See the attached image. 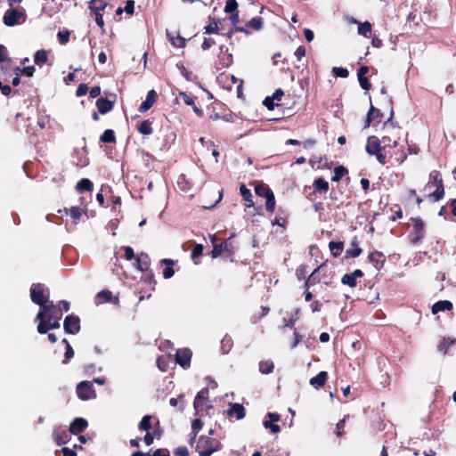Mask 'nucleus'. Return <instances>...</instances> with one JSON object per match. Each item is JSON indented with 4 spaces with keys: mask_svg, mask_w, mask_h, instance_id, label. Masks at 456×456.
I'll return each instance as SVG.
<instances>
[{
    "mask_svg": "<svg viewBox=\"0 0 456 456\" xmlns=\"http://www.w3.org/2000/svg\"><path fill=\"white\" fill-rule=\"evenodd\" d=\"M399 144L381 145L377 152L367 153L369 156H375L378 162L381 165L392 164L401 165L407 158L403 150L397 149Z\"/></svg>",
    "mask_w": 456,
    "mask_h": 456,
    "instance_id": "1",
    "label": "nucleus"
},
{
    "mask_svg": "<svg viewBox=\"0 0 456 456\" xmlns=\"http://www.w3.org/2000/svg\"><path fill=\"white\" fill-rule=\"evenodd\" d=\"M401 127L393 126L389 134L383 135L381 138H379L376 135H370L367 138L365 151L367 153H375L378 151L381 145H388V144H399V141L401 136L399 134L401 133Z\"/></svg>",
    "mask_w": 456,
    "mask_h": 456,
    "instance_id": "2",
    "label": "nucleus"
},
{
    "mask_svg": "<svg viewBox=\"0 0 456 456\" xmlns=\"http://www.w3.org/2000/svg\"><path fill=\"white\" fill-rule=\"evenodd\" d=\"M436 187L435 191L427 195V198L434 202L441 200L444 197V185L441 173L438 170H433L429 173V179L425 185V190Z\"/></svg>",
    "mask_w": 456,
    "mask_h": 456,
    "instance_id": "3",
    "label": "nucleus"
},
{
    "mask_svg": "<svg viewBox=\"0 0 456 456\" xmlns=\"http://www.w3.org/2000/svg\"><path fill=\"white\" fill-rule=\"evenodd\" d=\"M221 448L222 444L217 439L208 436H200L196 446L200 456H210Z\"/></svg>",
    "mask_w": 456,
    "mask_h": 456,
    "instance_id": "4",
    "label": "nucleus"
},
{
    "mask_svg": "<svg viewBox=\"0 0 456 456\" xmlns=\"http://www.w3.org/2000/svg\"><path fill=\"white\" fill-rule=\"evenodd\" d=\"M412 227L407 235L408 241L411 244L417 245L422 241L426 236L425 223L420 217H411Z\"/></svg>",
    "mask_w": 456,
    "mask_h": 456,
    "instance_id": "5",
    "label": "nucleus"
},
{
    "mask_svg": "<svg viewBox=\"0 0 456 456\" xmlns=\"http://www.w3.org/2000/svg\"><path fill=\"white\" fill-rule=\"evenodd\" d=\"M29 291L31 301L37 305H44L49 299L50 290L43 283H33Z\"/></svg>",
    "mask_w": 456,
    "mask_h": 456,
    "instance_id": "6",
    "label": "nucleus"
},
{
    "mask_svg": "<svg viewBox=\"0 0 456 456\" xmlns=\"http://www.w3.org/2000/svg\"><path fill=\"white\" fill-rule=\"evenodd\" d=\"M26 13L24 11H20L13 7L8 9L3 17L4 25L8 27H13L15 25L23 23L26 20Z\"/></svg>",
    "mask_w": 456,
    "mask_h": 456,
    "instance_id": "7",
    "label": "nucleus"
},
{
    "mask_svg": "<svg viewBox=\"0 0 456 456\" xmlns=\"http://www.w3.org/2000/svg\"><path fill=\"white\" fill-rule=\"evenodd\" d=\"M213 249L210 253L213 258L219 256L224 252H228L230 255L232 254V243L228 240H221L215 234L209 236Z\"/></svg>",
    "mask_w": 456,
    "mask_h": 456,
    "instance_id": "8",
    "label": "nucleus"
},
{
    "mask_svg": "<svg viewBox=\"0 0 456 456\" xmlns=\"http://www.w3.org/2000/svg\"><path fill=\"white\" fill-rule=\"evenodd\" d=\"M76 392L78 398L83 401H87L96 397V393L93 387V383L90 381L79 382L77 386Z\"/></svg>",
    "mask_w": 456,
    "mask_h": 456,
    "instance_id": "9",
    "label": "nucleus"
},
{
    "mask_svg": "<svg viewBox=\"0 0 456 456\" xmlns=\"http://www.w3.org/2000/svg\"><path fill=\"white\" fill-rule=\"evenodd\" d=\"M219 49L220 53L218 54V60L216 62V70L229 68L233 62L232 54L229 53L227 47L221 45Z\"/></svg>",
    "mask_w": 456,
    "mask_h": 456,
    "instance_id": "10",
    "label": "nucleus"
},
{
    "mask_svg": "<svg viewBox=\"0 0 456 456\" xmlns=\"http://www.w3.org/2000/svg\"><path fill=\"white\" fill-rule=\"evenodd\" d=\"M63 328L68 334H77L80 331V318L75 314H69L63 322Z\"/></svg>",
    "mask_w": 456,
    "mask_h": 456,
    "instance_id": "11",
    "label": "nucleus"
},
{
    "mask_svg": "<svg viewBox=\"0 0 456 456\" xmlns=\"http://www.w3.org/2000/svg\"><path fill=\"white\" fill-rule=\"evenodd\" d=\"M37 332L39 334H46L51 330L59 329L61 327L60 321L57 319H38Z\"/></svg>",
    "mask_w": 456,
    "mask_h": 456,
    "instance_id": "12",
    "label": "nucleus"
},
{
    "mask_svg": "<svg viewBox=\"0 0 456 456\" xmlns=\"http://www.w3.org/2000/svg\"><path fill=\"white\" fill-rule=\"evenodd\" d=\"M110 97L112 99L99 97L96 100L95 105L99 113L103 115L113 110L116 101V94H110Z\"/></svg>",
    "mask_w": 456,
    "mask_h": 456,
    "instance_id": "13",
    "label": "nucleus"
},
{
    "mask_svg": "<svg viewBox=\"0 0 456 456\" xmlns=\"http://www.w3.org/2000/svg\"><path fill=\"white\" fill-rule=\"evenodd\" d=\"M314 191L306 195V198L312 200V196L319 193L321 195L326 194L330 190L329 183L323 177H318L313 183Z\"/></svg>",
    "mask_w": 456,
    "mask_h": 456,
    "instance_id": "14",
    "label": "nucleus"
},
{
    "mask_svg": "<svg viewBox=\"0 0 456 456\" xmlns=\"http://www.w3.org/2000/svg\"><path fill=\"white\" fill-rule=\"evenodd\" d=\"M192 353L189 348L178 349L175 354V362L183 369L189 368Z\"/></svg>",
    "mask_w": 456,
    "mask_h": 456,
    "instance_id": "15",
    "label": "nucleus"
},
{
    "mask_svg": "<svg viewBox=\"0 0 456 456\" xmlns=\"http://www.w3.org/2000/svg\"><path fill=\"white\" fill-rule=\"evenodd\" d=\"M70 434L71 433H69V430H66L62 427L59 426L53 429V439L57 445L65 444L70 440Z\"/></svg>",
    "mask_w": 456,
    "mask_h": 456,
    "instance_id": "16",
    "label": "nucleus"
},
{
    "mask_svg": "<svg viewBox=\"0 0 456 456\" xmlns=\"http://www.w3.org/2000/svg\"><path fill=\"white\" fill-rule=\"evenodd\" d=\"M209 396V390L208 387L202 388L200 391L198 392L193 406L196 411H202L204 410L206 406V403L208 401Z\"/></svg>",
    "mask_w": 456,
    "mask_h": 456,
    "instance_id": "17",
    "label": "nucleus"
},
{
    "mask_svg": "<svg viewBox=\"0 0 456 456\" xmlns=\"http://www.w3.org/2000/svg\"><path fill=\"white\" fill-rule=\"evenodd\" d=\"M370 71V68L368 66L362 65L357 71V77L360 84V86L365 90L369 91L371 87V84L367 77V74Z\"/></svg>",
    "mask_w": 456,
    "mask_h": 456,
    "instance_id": "18",
    "label": "nucleus"
},
{
    "mask_svg": "<svg viewBox=\"0 0 456 456\" xmlns=\"http://www.w3.org/2000/svg\"><path fill=\"white\" fill-rule=\"evenodd\" d=\"M368 260L377 270H380L385 265L386 256L382 252L375 250L368 255Z\"/></svg>",
    "mask_w": 456,
    "mask_h": 456,
    "instance_id": "19",
    "label": "nucleus"
},
{
    "mask_svg": "<svg viewBox=\"0 0 456 456\" xmlns=\"http://www.w3.org/2000/svg\"><path fill=\"white\" fill-rule=\"evenodd\" d=\"M88 426V422L84 418H76L69 425V431L73 435L81 434Z\"/></svg>",
    "mask_w": 456,
    "mask_h": 456,
    "instance_id": "20",
    "label": "nucleus"
},
{
    "mask_svg": "<svg viewBox=\"0 0 456 456\" xmlns=\"http://www.w3.org/2000/svg\"><path fill=\"white\" fill-rule=\"evenodd\" d=\"M179 97L183 101L184 104L188 106H191L194 113L199 117L202 118L204 113L201 109H200L195 103V97H192L187 94L185 92H180Z\"/></svg>",
    "mask_w": 456,
    "mask_h": 456,
    "instance_id": "21",
    "label": "nucleus"
},
{
    "mask_svg": "<svg viewBox=\"0 0 456 456\" xmlns=\"http://www.w3.org/2000/svg\"><path fill=\"white\" fill-rule=\"evenodd\" d=\"M135 267L142 272H148L151 266V259L148 254L140 253L135 258Z\"/></svg>",
    "mask_w": 456,
    "mask_h": 456,
    "instance_id": "22",
    "label": "nucleus"
},
{
    "mask_svg": "<svg viewBox=\"0 0 456 456\" xmlns=\"http://www.w3.org/2000/svg\"><path fill=\"white\" fill-rule=\"evenodd\" d=\"M166 35L167 39L174 47L184 48L186 46V39L181 37L178 32L173 33L167 30Z\"/></svg>",
    "mask_w": 456,
    "mask_h": 456,
    "instance_id": "23",
    "label": "nucleus"
},
{
    "mask_svg": "<svg viewBox=\"0 0 456 456\" xmlns=\"http://www.w3.org/2000/svg\"><path fill=\"white\" fill-rule=\"evenodd\" d=\"M383 114L380 111V110L375 108L373 105H370V108L366 117L364 127H369L371 122L373 121H377L379 123L381 122Z\"/></svg>",
    "mask_w": 456,
    "mask_h": 456,
    "instance_id": "24",
    "label": "nucleus"
},
{
    "mask_svg": "<svg viewBox=\"0 0 456 456\" xmlns=\"http://www.w3.org/2000/svg\"><path fill=\"white\" fill-rule=\"evenodd\" d=\"M158 98V94L154 90H151L148 92L146 99L142 102V104L139 107L140 112H145L148 110H150L153 104L155 103L156 100Z\"/></svg>",
    "mask_w": 456,
    "mask_h": 456,
    "instance_id": "25",
    "label": "nucleus"
},
{
    "mask_svg": "<svg viewBox=\"0 0 456 456\" xmlns=\"http://www.w3.org/2000/svg\"><path fill=\"white\" fill-rule=\"evenodd\" d=\"M227 415L230 417L235 416L237 419H242L246 415V411L242 404L235 403L230 405Z\"/></svg>",
    "mask_w": 456,
    "mask_h": 456,
    "instance_id": "26",
    "label": "nucleus"
},
{
    "mask_svg": "<svg viewBox=\"0 0 456 456\" xmlns=\"http://www.w3.org/2000/svg\"><path fill=\"white\" fill-rule=\"evenodd\" d=\"M350 245H351V248H347L346 251V257L349 258V257L359 256L362 254V250L359 247V241H358L357 237H354L352 239Z\"/></svg>",
    "mask_w": 456,
    "mask_h": 456,
    "instance_id": "27",
    "label": "nucleus"
},
{
    "mask_svg": "<svg viewBox=\"0 0 456 456\" xmlns=\"http://www.w3.org/2000/svg\"><path fill=\"white\" fill-rule=\"evenodd\" d=\"M328 379L327 371H320L315 377L310 379V385L314 388L319 389L322 387Z\"/></svg>",
    "mask_w": 456,
    "mask_h": 456,
    "instance_id": "28",
    "label": "nucleus"
},
{
    "mask_svg": "<svg viewBox=\"0 0 456 456\" xmlns=\"http://www.w3.org/2000/svg\"><path fill=\"white\" fill-rule=\"evenodd\" d=\"M176 261L169 258H163L160 260V264L166 265L163 270V277L165 279H170L175 274L174 265Z\"/></svg>",
    "mask_w": 456,
    "mask_h": 456,
    "instance_id": "29",
    "label": "nucleus"
},
{
    "mask_svg": "<svg viewBox=\"0 0 456 456\" xmlns=\"http://www.w3.org/2000/svg\"><path fill=\"white\" fill-rule=\"evenodd\" d=\"M453 307L452 303L448 300H440L436 302L432 306V314H436L439 312L450 311Z\"/></svg>",
    "mask_w": 456,
    "mask_h": 456,
    "instance_id": "30",
    "label": "nucleus"
},
{
    "mask_svg": "<svg viewBox=\"0 0 456 456\" xmlns=\"http://www.w3.org/2000/svg\"><path fill=\"white\" fill-rule=\"evenodd\" d=\"M39 306H40V310L36 316V320L45 318V315H46L45 314H48V312H50V311H54V308L57 307V305H54L53 302L50 301L49 299H48V301L44 303V305H39Z\"/></svg>",
    "mask_w": 456,
    "mask_h": 456,
    "instance_id": "31",
    "label": "nucleus"
},
{
    "mask_svg": "<svg viewBox=\"0 0 456 456\" xmlns=\"http://www.w3.org/2000/svg\"><path fill=\"white\" fill-rule=\"evenodd\" d=\"M240 195L243 198V200L246 201V207L247 208L254 207L252 193H251L250 190L248 189L244 183L240 184Z\"/></svg>",
    "mask_w": 456,
    "mask_h": 456,
    "instance_id": "32",
    "label": "nucleus"
},
{
    "mask_svg": "<svg viewBox=\"0 0 456 456\" xmlns=\"http://www.w3.org/2000/svg\"><path fill=\"white\" fill-rule=\"evenodd\" d=\"M137 131L143 135H150L153 133L152 121L145 119L137 125Z\"/></svg>",
    "mask_w": 456,
    "mask_h": 456,
    "instance_id": "33",
    "label": "nucleus"
},
{
    "mask_svg": "<svg viewBox=\"0 0 456 456\" xmlns=\"http://www.w3.org/2000/svg\"><path fill=\"white\" fill-rule=\"evenodd\" d=\"M107 5L108 3L104 0H91L88 8L94 12H102Z\"/></svg>",
    "mask_w": 456,
    "mask_h": 456,
    "instance_id": "34",
    "label": "nucleus"
},
{
    "mask_svg": "<svg viewBox=\"0 0 456 456\" xmlns=\"http://www.w3.org/2000/svg\"><path fill=\"white\" fill-rule=\"evenodd\" d=\"M94 184L88 178H82L76 185V189L79 192L92 191Z\"/></svg>",
    "mask_w": 456,
    "mask_h": 456,
    "instance_id": "35",
    "label": "nucleus"
},
{
    "mask_svg": "<svg viewBox=\"0 0 456 456\" xmlns=\"http://www.w3.org/2000/svg\"><path fill=\"white\" fill-rule=\"evenodd\" d=\"M358 24V34L366 38H370L372 30L371 23L370 21H364L359 22Z\"/></svg>",
    "mask_w": 456,
    "mask_h": 456,
    "instance_id": "36",
    "label": "nucleus"
},
{
    "mask_svg": "<svg viewBox=\"0 0 456 456\" xmlns=\"http://www.w3.org/2000/svg\"><path fill=\"white\" fill-rule=\"evenodd\" d=\"M329 248L330 250V254L334 257H338L341 255L344 249V242L343 241H330L329 243Z\"/></svg>",
    "mask_w": 456,
    "mask_h": 456,
    "instance_id": "37",
    "label": "nucleus"
},
{
    "mask_svg": "<svg viewBox=\"0 0 456 456\" xmlns=\"http://www.w3.org/2000/svg\"><path fill=\"white\" fill-rule=\"evenodd\" d=\"M219 23L220 20H216L215 18L209 17V24L204 28L205 34H219Z\"/></svg>",
    "mask_w": 456,
    "mask_h": 456,
    "instance_id": "38",
    "label": "nucleus"
},
{
    "mask_svg": "<svg viewBox=\"0 0 456 456\" xmlns=\"http://www.w3.org/2000/svg\"><path fill=\"white\" fill-rule=\"evenodd\" d=\"M255 192L259 197L266 198L273 191L267 184L261 183L255 187Z\"/></svg>",
    "mask_w": 456,
    "mask_h": 456,
    "instance_id": "39",
    "label": "nucleus"
},
{
    "mask_svg": "<svg viewBox=\"0 0 456 456\" xmlns=\"http://www.w3.org/2000/svg\"><path fill=\"white\" fill-rule=\"evenodd\" d=\"M259 371L262 374H270L274 370V363L271 360L261 361L259 362Z\"/></svg>",
    "mask_w": 456,
    "mask_h": 456,
    "instance_id": "40",
    "label": "nucleus"
},
{
    "mask_svg": "<svg viewBox=\"0 0 456 456\" xmlns=\"http://www.w3.org/2000/svg\"><path fill=\"white\" fill-rule=\"evenodd\" d=\"M100 141L104 143H115L116 135L112 129H106L100 137Z\"/></svg>",
    "mask_w": 456,
    "mask_h": 456,
    "instance_id": "41",
    "label": "nucleus"
},
{
    "mask_svg": "<svg viewBox=\"0 0 456 456\" xmlns=\"http://www.w3.org/2000/svg\"><path fill=\"white\" fill-rule=\"evenodd\" d=\"M348 174V170L343 166H337L334 168V175L331 177L332 182H338L343 176Z\"/></svg>",
    "mask_w": 456,
    "mask_h": 456,
    "instance_id": "42",
    "label": "nucleus"
},
{
    "mask_svg": "<svg viewBox=\"0 0 456 456\" xmlns=\"http://www.w3.org/2000/svg\"><path fill=\"white\" fill-rule=\"evenodd\" d=\"M151 415L143 416L141 421L139 422L138 428L141 431L150 432L151 428Z\"/></svg>",
    "mask_w": 456,
    "mask_h": 456,
    "instance_id": "43",
    "label": "nucleus"
},
{
    "mask_svg": "<svg viewBox=\"0 0 456 456\" xmlns=\"http://www.w3.org/2000/svg\"><path fill=\"white\" fill-rule=\"evenodd\" d=\"M203 427V422L200 419H195L192 420L191 423V444L193 443L195 440L198 433Z\"/></svg>",
    "mask_w": 456,
    "mask_h": 456,
    "instance_id": "44",
    "label": "nucleus"
},
{
    "mask_svg": "<svg viewBox=\"0 0 456 456\" xmlns=\"http://www.w3.org/2000/svg\"><path fill=\"white\" fill-rule=\"evenodd\" d=\"M47 52L44 49L37 51L34 56L35 63L39 66L45 64L47 61Z\"/></svg>",
    "mask_w": 456,
    "mask_h": 456,
    "instance_id": "45",
    "label": "nucleus"
},
{
    "mask_svg": "<svg viewBox=\"0 0 456 456\" xmlns=\"http://www.w3.org/2000/svg\"><path fill=\"white\" fill-rule=\"evenodd\" d=\"M264 20L260 16L253 17L248 23L247 27L254 29L260 30L263 28Z\"/></svg>",
    "mask_w": 456,
    "mask_h": 456,
    "instance_id": "46",
    "label": "nucleus"
},
{
    "mask_svg": "<svg viewBox=\"0 0 456 456\" xmlns=\"http://www.w3.org/2000/svg\"><path fill=\"white\" fill-rule=\"evenodd\" d=\"M269 420H265L263 425L266 429H270L273 423L278 422L281 419V416L276 412L267 413Z\"/></svg>",
    "mask_w": 456,
    "mask_h": 456,
    "instance_id": "47",
    "label": "nucleus"
},
{
    "mask_svg": "<svg viewBox=\"0 0 456 456\" xmlns=\"http://www.w3.org/2000/svg\"><path fill=\"white\" fill-rule=\"evenodd\" d=\"M324 265H319L317 268H315L314 270V272L308 276V281L310 282V284H313V286H314L315 284L319 283L321 279L320 277L318 276V273H320V271L323 268Z\"/></svg>",
    "mask_w": 456,
    "mask_h": 456,
    "instance_id": "48",
    "label": "nucleus"
},
{
    "mask_svg": "<svg viewBox=\"0 0 456 456\" xmlns=\"http://www.w3.org/2000/svg\"><path fill=\"white\" fill-rule=\"evenodd\" d=\"M341 282L344 284V285H347L349 286L350 288H354L356 287V279L352 275V273H346L345 275L342 276L341 278Z\"/></svg>",
    "mask_w": 456,
    "mask_h": 456,
    "instance_id": "49",
    "label": "nucleus"
},
{
    "mask_svg": "<svg viewBox=\"0 0 456 456\" xmlns=\"http://www.w3.org/2000/svg\"><path fill=\"white\" fill-rule=\"evenodd\" d=\"M266 200V202H265V209L267 212L269 213H273L275 209V197H274V193H271L268 197L265 198Z\"/></svg>",
    "mask_w": 456,
    "mask_h": 456,
    "instance_id": "50",
    "label": "nucleus"
},
{
    "mask_svg": "<svg viewBox=\"0 0 456 456\" xmlns=\"http://www.w3.org/2000/svg\"><path fill=\"white\" fill-rule=\"evenodd\" d=\"M58 41L61 45H66L69 41L70 32L68 29H63L57 34Z\"/></svg>",
    "mask_w": 456,
    "mask_h": 456,
    "instance_id": "51",
    "label": "nucleus"
},
{
    "mask_svg": "<svg viewBox=\"0 0 456 456\" xmlns=\"http://www.w3.org/2000/svg\"><path fill=\"white\" fill-rule=\"evenodd\" d=\"M142 281L146 285L150 287L151 291L155 290L156 281L154 279V274L151 271L145 275Z\"/></svg>",
    "mask_w": 456,
    "mask_h": 456,
    "instance_id": "52",
    "label": "nucleus"
},
{
    "mask_svg": "<svg viewBox=\"0 0 456 456\" xmlns=\"http://www.w3.org/2000/svg\"><path fill=\"white\" fill-rule=\"evenodd\" d=\"M176 68L180 70L182 76L188 81H191L192 80V72L191 71H189L185 66L181 63V62H178L176 64Z\"/></svg>",
    "mask_w": 456,
    "mask_h": 456,
    "instance_id": "53",
    "label": "nucleus"
},
{
    "mask_svg": "<svg viewBox=\"0 0 456 456\" xmlns=\"http://www.w3.org/2000/svg\"><path fill=\"white\" fill-rule=\"evenodd\" d=\"M96 297L99 299H102L103 302L108 303L112 299V293L108 289H103L97 293Z\"/></svg>",
    "mask_w": 456,
    "mask_h": 456,
    "instance_id": "54",
    "label": "nucleus"
},
{
    "mask_svg": "<svg viewBox=\"0 0 456 456\" xmlns=\"http://www.w3.org/2000/svg\"><path fill=\"white\" fill-rule=\"evenodd\" d=\"M332 73L334 76L339 77L342 78H346L349 75L348 70L346 68H342V67H334L332 69Z\"/></svg>",
    "mask_w": 456,
    "mask_h": 456,
    "instance_id": "55",
    "label": "nucleus"
},
{
    "mask_svg": "<svg viewBox=\"0 0 456 456\" xmlns=\"http://www.w3.org/2000/svg\"><path fill=\"white\" fill-rule=\"evenodd\" d=\"M238 8V3L236 0H228L226 2L224 12L226 13H233Z\"/></svg>",
    "mask_w": 456,
    "mask_h": 456,
    "instance_id": "56",
    "label": "nucleus"
},
{
    "mask_svg": "<svg viewBox=\"0 0 456 456\" xmlns=\"http://www.w3.org/2000/svg\"><path fill=\"white\" fill-rule=\"evenodd\" d=\"M203 246L201 244H196L194 248H192V251L191 253V256L193 260L199 258L203 254Z\"/></svg>",
    "mask_w": 456,
    "mask_h": 456,
    "instance_id": "57",
    "label": "nucleus"
},
{
    "mask_svg": "<svg viewBox=\"0 0 456 456\" xmlns=\"http://www.w3.org/2000/svg\"><path fill=\"white\" fill-rule=\"evenodd\" d=\"M45 319H57L61 320L62 317V312L61 308H54V311H50L48 314H45Z\"/></svg>",
    "mask_w": 456,
    "mask_h": 456,
    "instance_id": "58",
    "label": "nucleus"
},
{
    "mask_svg": "<svg viewBox=\"0 0 456 456\" xmlns=\"http://www.w3.org/2000/svg\"><path fill=\"white\" fill-rule=\"evenodd\" d=\"M122 249L124 250V257L126 260H132V259L135 258L134 251L132 247L124 246V247H122Z\"/></svg>",
    "mask_w": 456,
    "mask_h": 456,
    "instance_id": "59",
    "label": "nucleus"
},
{
    "mask_svg": "<svg viewBox=\"0 0 456 456\" xmlns=\"http://www.w3.org/2000/svg\"><path fill=\"white\" fill-rule=\"evenodd\" d=\"M74 356V350L70 344H68V346H65V354H64V360L63 363H68V362Z\"/></svg>",
    "mask_w": 456,
    "mask_h": 456,
    "instance_id": "60",
    "label": "nucleus"
},
{
    "mask_svg": "<svg viewBox=\"0 0 456 456\" xmlns=\"http://www.w3.org/2000/svg\"><path fill=\"white\" fill-rule=\"evenodd\" d=\"M11 61V58L8 57L7 48L4 45H0V63L4 61Z\"/></svg>",
    "mask_w": 456,
    "mask_h": 456,
    "instance_id": "61",
    "label": "nucleus"
},
{
    "mask_svg": "<svg viewBox=\"0 0 456 456\" xmlns=\"http://www.w3.org/2000/svg\"><path fill=\"white\" fill-rule=\"evenodd\" d=\"M70 216L74 222H77L82 216V211L78 207H72L69 210Z\"/></svg>",
    "mask_w": 456,
    "mask_h": 456,
    "instance_id": "62",
    "label": "nucleus"
},
{
    "mask_svg": "<svg viewBox=\"0 0 456 456\" xmlns=\"http://www.w3.org/2000/svg\"><path fill=\"white\" fill-rule=\"evenodd\" d=\"M296 275L299 281L305 279L306 266L305 265H299L296 270Z\"/></svg>",
    "mask_w": 456,
    "mask_h": 456,
    "instance_id": "63",
    "label": "nucleus"
},
{
    "mask_svg": "<svg viewBox=\"0 0 456 456\" xmlns=\"http://www.w3.org/2000/svg\"><path fill=\"white\" fill-rule=\"evenodd\" d=\"M175 456H189V451L185 446L177 447L174 451Z\"/></svg>",
    "mask_w": 456,
    "mask_h": 456,
    "instance_id": "64",
    "label": "nucleus"
}]
</instances>
